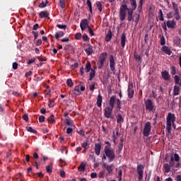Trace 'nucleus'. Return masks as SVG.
<instances>
[{"instance_id": "774afa93", "label": "nucleus", "mask_w": 181, "mask_h": 181, "mask_svg": "<svg viewBox=\"0 0 181 181\" xmlns=\"http://www.w3.org/2000/svg\"><path fill=\"white\" fill-rule=\"evenodd\" d=\"M39 122H45V116L41 115L39 117Z\"/></svg>"}, {"instance_id": "412c9836", "label": "nucleus", "mask_w": 181, "mask_h": 181, "mask_svg": "<svg viewBox=\"0 0 181 181\" xmlns=\"http://www.w3.org/2000/svg\"><path fill=\"white\" fill-rule=\"evenodd\" d=\"M167 26L170 29H175V27L176 26V22L175 21V20L168 21Z\"/></svg>"}, {"instance_id": "58836bf2", "label": "nucleus", "mask_w": 181, "mask_h": 181, "mask_svg": "<svg viewBox=\"0 0 181 181\" xmlns=\"http://www.w3.org/2000/svg\"><path fill=\"white\" fill-rule=\"evenodd\" d=\"M48 107L49 108H53V107H54V100H53V99L49 100Z\"/></svg>"}, {"instance_id": "8fccbe9b", "label": "nucleus", "mask_w": 181, "mask_h": 181, "mask_svg": "<svg viewBox=\"0 0 181 181\" xmlns=\"http://www.w3.org/2000/svg\"><path fill=\"white\" fill-rule=\"evenodd\" d=\"M139 22V14H135L134 15V23H136V25H138Z\"/></svg>"}, {"instance_id": "6e6552de", "label": "nucleus", "mask_w": 181, "mask_h": 181, "mask_svg": "<svg viewBox=\"0 0 181 181\" xmlns=\"http://www.w3.org/2000/svg\"><path fill=\"white\" fill-rule=\"evenodd\" d=\"M144 104L146 105V110L147 111H149L150 112L152 111H155V105H153V102L151 100V99L145 100Z\"/></svg>"}, {"instance_id": "0eeeda50", "label": "nucleus", "mask_w": 181, "mask_h": 181, "mask_svg": "<svg viewBox=\"0 0 181 181\" xmlns=\"http://www.w3.org/2000/svg\"><path fill=\"white\" fill-rule=\"evenodd\" d=\"M103 168L107 172V175L111 176L112 173H114V170H115V165L114 164L108 165L107 163H103Z\"/></svg>"}, {"instance_id": "13d9d810", "label": "nucleus", "mask_w": 181, "mask_h": 181, "mask_svg": "<svg viewBox=\"0 0 181 181\" xmlns=\"http://www.w3.org/2000/svg\"><path fill=\"white\" fill-rule=\"evenodd\" d=\"M174 158L175 162H179L180 160V156H179V154L177 153L174 154Z\"/></svg>"}, {"instance_id": "e2e57ef3", "label": "nucleus", "mask_w": 181, "mask_h": 181, "mask_svg": "<svg viewBox=\"0 0 181 181\" xmlns=\"http://www.w3.org/2000/svg\"><path fill=\"white\" fill-rule=\"evenodd\" d=\"M80 86H81V91H84L86 90L84 82H80Z\"/></svg>"}, {"instance_id": "6e6d98bb", "label": "nucleus", "mask_w": 181, "mask_h": 181, "mask_svg": "<svg viewBox=\"0 0 181 181\" xmlns=\"http://www.w3.org/2000/svg\"><path fill=\"white\" fill-rule=\"evenodd\" d=\"M122 148H124V144H119L118 149H117V153H121L122 152Z\"/></svg>"}, {"instance_id": "ea45409f", "label": "nucleus", "mask_w": 181, "mask_h": 181, "mask_svg": "<svg viewBox=\"0 0 181 181\" xmlns=\"http://www.w3.org/2000/svg\"><path fill=\"white\" fill-rule=\"evenodd\" d=\"M86 4L89 8L90 13H93V6L91 5V1H90V0H86Z\"/></svg>"}, {"instance_id": "aec40b11", "label": "nucleus", "mask_w": 181, "mask_h": 181, "mask_svg": "<svg viewBox=\"0 0 181 181\" xmlns=\"http://www.w3.org/2000/svg\"><path fill=\"white\" fill-rule=\"evenodd\" d=\"M96 104H97V106L98 107V108H101V107L103 105V96L100 93L98 94V95L97 97Z\"/></svg>"}, {"instance_id": "cd10ccee", "label": "nucleus", "mask_w": 181, "mask_h": 181, "mask_svg": "<svg viewBox=\"0 0 181 181\" xmlns=\"http://www.w3.org/2000/svg\"><path fill=\"white\" fill-rule=\"evenodd\" d=\"M130 4L132 6L130 11H135L136 9V0H130Z\"/></svg>"}, {"instance_id": "3c124183", "label": "nucleus", "mask_w": 181, "mask_h": 181, "mask_svg": "<svg viewBox=\"0 0 181 181\" xmlns=\"http://www.w3.org/2000/svg\"><path fill=\"white\" fill-rule=\"evenodd\" d=\"M82 39L83 42H88V40H90V37H88V35H87V34H83L82 36Z\"/></svg>"}, {"instance_id": "a878e982", "label": "nucleus", "mask_w": 181, "mask_h": 181, "mask_svg": "<svg viewBox=\"0 0 181 181\" xmlns=\"http://www.w3.org/2000/svg\"><path fill=\"white\" fill-rule=\"evenodd\" d=\"M174 81H175V84L176 85H179L180 87H181V78L180 77H179V76L175 75L174 76Z\"/></svg>"}, {"instance_id": "ddd939ff", "label": "nucleus", "mask_w": 181, "mask_h": 181, "mask_svg": "<svg viewBox=\"0 0 181 181\" xmlns=\"http://www.w3.org/2000/svg\"><path fill=\"white\" fill-rule=\"evenodd\" d=\"M127 93H128L129 98H133L134 91V85L132 83L129 84Z\"/></svg>"}, {"instance_id": "6ab92c4d", "label": "nucleus", "mask_w": 181, "mask_h": 181, "mask_svg": "<svg viewBox=\"0 0 181 181\" xmlns=\"http://www.w3.org/2000/svg\"><path fill=\"white\" fill-rule=\"evenodd\" d=\"M125 42H127V35L123 33L120 38V45L123 49L125 47Z\"/></svg>"}, {"instance_id": "39448f33", "label": "nucleus", "mask_w": 181, "mask_h": 181, "mask_svg": "<svg viewBox=\"0 0 181 181\" xmlns=\"http://www.w3.org/2000/svg\"><path fill=\"white\" fill-rule=\"evenodd\" d=\"M107 52H103L98 60V69H101L104 66V63H105V60L107 59Z\"/></svg>"}, {"instance_id": "2f4dec72", "label": "nucleus", "mask_w": 181, "mask_h": 181, "mask_svg": "<svg viewBox=\"0 0 181 181\" xmlns=\"http://www.w3.org/2000/svg\"><path fill=\"white\" fill-rule=\"evenodd\" d=\"M26 129L28 132H31V134H37V131L33 129L32 127H26Z\"/></svg>"}, {"instance_id": "4c0bfd02", "label": "nucleus", "mask_w": 181, "mask_h": 181, "mask_svg": "<svg viewBox=\"0 0 181 181\" xmlns=\"http://www.w3.org/2000/svg\"><path fill=\"white\" fill-rule=\"evenodd\" d=\"M158 14H159L158 16L159 20L161 21H165V18H163V12L162 11V9L159 10Z\"/></svg>"}, {"instance_id": "603ef678", "label": "nucleus", "mask_w": 181, "mask_h": 181, "mask_svg": "<svg viewBox=\"0 0 181 181\" xmlns=\"http://www.w3.org/2000/svg\"><path fill=\"white\" fill-rule=\"evenodd\" d=\"M45 169H46L47 173H49V175L52 173V167L50 165H47L45 167Z\"/></svg>"}, {"instance_id": "37998d69", "label": "nucleus", "mask_w": 181, "mask_h": 181, "mask_svg": "<svg viewBox=\"0 0 181 181\" xmlns=\"http://www.w3.org/2000/svg\"><path fill=\"white\" fill-rule=\"evenodd\" d=\"M143 5H144V0H140L138 6L139 12H141V11H142Z\"/></svg>"}, {"instance_id": "de8ad7c7", "label": "nucleus", "mask_w": 181, "mask_h": 181, "mask_svg": "<svg viewBox=\"0 0 181 181\" xmlns=\"http://www.w3.org/2000/svg\"><path fill=\"white\" fill-rule=\"evenodd\" d=\"M89 90L90 91H94V90H95V82H92L91 84L89 86Z\"/></svg>"}, {"instance_id": "79ce46f5", "label": "nucleus", "mask_w": 181, "mask_h": 181, "mask_svg": "<svg viewBox=\"0 0 181 181\" xmlns=\"http://www.w3.org/2000/svg\"><path fill=\"white\" fill-rule=\"evenodd\" d=\"M96 6H97V8H98V11L100 12H101L103 11V4H101V1H97Z\"/></svg>"}, {"instance_id": "c85d7f7f", "label": "nucleus", "mask_w": 181, "mask_h": 181, "mask_svg": "<svg viewBox=\"0 0 181 181\" xmlns=\"http://www.w3.org/2000/svg\"><path fill=\"white\" fill-rule=\"evenodd\" d=\"M64 36V33L63 31H58L55 33L54 37L59 39V37H63Z\"/></svg>"}, {"instance_id": "bb28decb", "label": "nucleus", "mask_w": 181, "mask_h": 181, "mask_svg": "<svg viewBox=\"0 0 181 181\" xmlns=\"http://www.w3.org/2000/svg\"><path fill=\"white\" fill-rule=\"evenodd\" d=\"M112 37V33H111V30H109L105 37V42H110Z\"/></svg>"}, {"instance_id": "c03bdc74", "label": "nucleus", "mask_w": 181, "mask_h": 181, "mask_svg": "<svg viewBox=\"0 0 181 181\" xmlns=\"http://www.w3.org/2000/svg\"><path fill=\"white\" fill-rule=\"evenodd\" d=\"M47 4H49V1H47V0H46V3H45V1H42V3L39 4V8H46Z\"/></svg>"}, {"instance_id": "4be33fe9", "label": "nucleus", "mask_w": 181, "mask_h": 181, "mask_svg": "<svg viewBox=\"0 0 181 181\" xmlns=\"http://www.w3.org/2000/svg\"><path fill=\"white\" fill-rule=\"evenodd\" d=\"M116 119H117V124H122V122H124V117H122V115H121V113H118L116 115Z\"/></svg>"}, {"instance_id": "9b49d317", "label": "nucleus", "mask_w": 181, "mask_h": 181, "mask_svg": "<svg viewBox=\"0 0 181 181\" xmlns=\"http://www.w3.org/2000/svg\"><path fill=\"white\" fill-rule=\"evenodd\" d=\"M167 124H173V125L175 124V121H176V116L175 114L169 112L167 116Z\"/></svg>"}, {"instance_id": "bf43d9fd", "label": "nucleus", "mask_w": 181, "mask_h": 181, "mask_svg": "<svg viewBox=\"0 0 181 181\" xmlns=\"http://www.w3.org/2000/svg\"><path fill=\"white\" fill-rule=\"evenodd\" d=\"M57 28H59V29H66L67 28L66 25H62V24H57Z\"/></svg>"}, {"instance_id": "423d86ee", "label": "nucleus", "mask_w": 181, "mask_h": 181, "mask_svg": "<svg viewBox=\"0 0 181 181\" xmlns=\"http://www.w3.org/2000/svg\"><path fill=\"white\" fill-rule=\"evenodd\" d=\"M175 166V158L171 157L169 164L165 163L163 165L164 170L165 173H169L170 172V168Z\"/></svg>"}, {"instance_id": "49530a36", "label": "nucleus", "mask_w": 181, "mask_h": 181, "mask_svg": "<svg viewBox=\"0 0 181 181\" xmlns=\"http://www.w3.org/2000/svg\"><path fill=\"white\" fill-rule=\"evenodd\" d=\"M166 129L168 134H170L172 132V124L167 123Z\"/></svg>"}, {"instance_id": "1a4fd4ad", "label": "nucleus", "mask_w": 181, "mask_h": 181, "mask_svg": "<svg viewBox=\"0 0 181 181\" xmlns=\"http://www.w3.org/2000/svg\"><path fill=\"white\" fill-rule=\"evenodd\" d=\"M152 128V126L151 125V123L149 122H147L145 125L143 130V135L144 136H149L151 134V129Z\"/></svg>"}, {"instance_id": "f8f14e48", "label": "nucleus", "mask_w": 181, "mask_h": 181, "mask_svg": "<svg viewBox=\"0 0 181 181\" xmlns=\"http://www.w3.org/2000/svg\"><path fill=\"white\" fill-rule=\"evenodd\" d=\"M110 69L113 74H115V59H114V56H110Z\"/></svg>"}, {"instance_id": "72a5a7b5", "label": "nucleus", "mask_w": 181, "mask_h": 181, "mask_svg": "<svg viewBox=\"0 0 181 181\" xmlns=\"http://www.w3.org/2000/svg\"><path fill=\"white\" fill-rule=\"evenodd\" d=\"M116 101V105L117 107L118 111H121V100L117 98L115 100Z\"/></svg>"}, {"instance_id": "f704fd0d", "label": "nucleus", "mask_w": 181, "mask_h": 181, "mask_svg": "<svg viewBox=\"0 0 181 181\" xmlns=\"http://www.w3.org/2000/svg\"><path fill=\"white\" fill-rule=\"evenodd\" d=\"M173 11L175 12H179V6L177 5V4L173 2Z\"/></svg>"}, {"instance_id": "09e8293b", "label": "nucleus", "mask_w": 181, "mask_h": 181, "mask_svg": "<svg viewBox=\"0 0 181 181\" xmlns=\"http://www.w3.org/2000/svg\"><path fill=\"white\" fill-rule=\"evenodd\" d=\"M66 85L68 86V87H73L74 83L71 78H69L66 80Z\"/></svg>"}, {"instance_id": "a19ab883", "label": "nucleus", "mask_w": 181, "mask_h": 181, "mask_svg": "<svg viewBox=\"0 0 181 181\" xmlns=\"http://www.w3.org/2000/svg\"><path fill=\"white\" fill-rule=\"evenodd\" d=\"M118 181L122 180V170L119 169L118 175H117Z\"/></svg>"}, {"instance_id": "393cba45", "label": "nucleus", "mask_w": 181, "mask_h": 181, "mask_svg": "<svg viewBox=\"0 0 181 181\" xmlns=\"http://www.w3.org/2000/svg\"><path fill=\"white\" fill-rule=\"evenodd\" d=\"M180 93V87L177 85L174 86L173 95H179Z\"/></svg>"}, {"instance_id": "052dcab7", "label": "nucleus", "mask_w": 181, "mask_h": 181, "mask_svg": "<svg viewBox=\"0 0 181 181\" xmlns=\"http://www.w3.org/2000/svg\"><path fill=\"white\" fill-rule=\"evenodd\" d=\"M75 39H76V40H80L81 39V33H77L75 35Z\"/></svg>"}, {"instance_id": "864d4df0", "label": "nucleus", "mask_w": 181, "mask_h": 181, "mask_svg": "<svg viewBox=\"0 0 181 181\" xmlns=\"http://www.w3.org/2000/svg\"><path fill=\"white\" fill-rule=\"evenodd\" d=\"M134 59L140 62H142V57H141V55H139L137 54H134Z\"/></svg>"}, {"instance_id": "b1692460", "label": "nucleus", "mask_w": 181, "mask_h": 181, "mask_svg": "<svg viewBox=\"0 0 181 181\" xmlns=\"http://www.w3.org/2000/svg\"><path fill=\"white\" fill-rule=\"evenodd\" d=\"M39 16L41 18H45V19H47V18H49V12H47V11H41L39 13Z\"/></svg>"}, {"instance_id": "20e7f679", "label": "nucleus", "mask_w": 181, "mask_h": 181, "mask_svg": "<svg viewBox=\"0 0 181 181\" xmlns=\"http://www.w3.org/2000/svg\"><path fill=\"white\" fill-rule=\"evenodd\" d=\"M85 70L86 73H90L89 81H92L93 78L95 77V71L91 68V63L90 62L86 63Z\"/></svg>"}, {"instance_id": "7ed1b4c3", "label": "nucleus", "mask_w": 181, "mask_h": 181, "mask_svg": "<svg viewBox=\"0 0 181 181\" xmlns=\"http://www.w3.org/2000/svg\"><path fill=\"white\" fill-rule=\"evenodd\" d=\"M104 152L106 158L108 159L109 163H111L115 159V151L112 148H104Z\"/></svg>"}, {"instance_id": "f03ea898", "label": "nucleus", "mask_w": 181, "mask_h": 181, "mask_svg": "<svg viewBox=\"0 0 181 181\" xmlns=\"http://www.w3.org/2000/svg\"><path fill=\"white\" fill-rule=\"evenodd\" d=\"M127 19L129 22L134 19L132 16L134 13V11L131 10V8H128L127 4H122L119 8V19L123 21H125V18L127 17Z\"/></svg>"}, {"instance_id": "9d476101", "label": "nucleus", "mask_w": 181, "mask_h": 181, "mask_svg": "<svg viewBox=\"0 0 181 181\" xmlns=\"http://www.w3.org/2000/svg\"><path fill=\"white\" fill-rule=\"evenodd\" d=\"M144 169H145V166L142 164H139L137 165V173L139 175L138 180L141 181L144 179Z\"/></svg>"}, {"instance_id": "69168bd1", "label": "nucleus", "mask_w": 181, "mask_h": 181, "mask_svg": "<svg viewBox=\"0 0 181 181\" xmlns=\"http://www.w3.org/2000/svg\"><path fill=\"white\" fill-rule=\"evenodd\" d=\"M88 146V142L84 141L82 144V148H84L85 149H87V147Z\"/></svg>"}, {"instance_id": "f257e3e1", "label": "nucleus", "mask_w": 181, "mask_h": 181, "mask_svg": "<svg viewBox=\"0 0 181 181\" xmlns=\"http://www.w3.org/2000/svg\"><path fill=\"white\" fill-rule=\"evenodd\" d=\"M115 100H117V96L112 95L109 100V106H107L104 109V117L110 119H113L114 118V106L115 105Z\"/></svg>"}, {"instance_id": "f3484780", "label": "nucleus", "mask_w": 181, "mask_h": 181, "mask_svg": "<svg viewBox=\"0 0 181 181\" xmlns=\"http://www.w3.org/2000/svg\"><path fill=\"white\" fill-rule=\"evenodd\" d=\"M101 152V144L98 143L95 144V153L97 156H100Z\"/></svg>"}, {"instance_id": "338daca9", "label": "nucleus", "mask_w": 181, "mask_h": 181, "mask_svg": "<svg viewBox=\"0 0 181 181\" xmlns=\"http://www.w3.org/2000/svg\"><path fill=\"white\" fill-rule=\"evenodd\" d=\"M71 132H73V127H68L66 129V134H71Z\"/></svg>"}, {"instance_id": "473e14b6", "label": "nucleus", "mask_w": 181, "mask_h": 181, "mask_svg": "<svg viewBox=\"0 0 181 181\" xmlns=\"http://www.w3.org/2000/svg\"><path fill=\"white\" fill-rule=\"evenodd\" d=\"M54 115H51L48 117V124H54Z\"/></svg>"}, {"instance_id": "c9c22d12", "label": "nucleus", "mask_w": 181, "mask_h": 181, "mask_svg": "<svg viewBox=\"0 0 181 181\" xmlns=\"http://www.w3.org/2000/svg\"><path fill=\"white\" fill-rule=\"evenodd\" d=\"M59 5L62 9H64L66 8V0H59Z\"/></svg>"}, {"instance_id": "e433bc0d", "label": "nucleus", "mask_w": 181, "mask_h": 181, "mask_svg": "<svg viewBox=\"0 0 181 181\" xmlns=\"http://www.w3.org/2000/svg\"><path fill=\"white\" fill-rule=\"evenodd\" d=\"M170 69V74H172V76H175V74H176V66H171Z\"/></svg>"}, {"instance_id": "4468645a", "label": "nucleus", "mask_w": 181, "mask_h": 181, "mask_svg": "<svg viewBox=\"0 0 181 181\" xmlns=\"http://www.w3.org/2000/svg\"><path fill=\"white\" fill-rule=\"evenodd\" d=\"M80 27L81 30H86V28H90V25H88V21L87 19H83L81 21Z\"/></svg>"}, {"instance_id": "a211bd4d", "label": "nucleus", "mask_w": 181, "mask_h": 181, "mask_svg": "<svg viewBox=\"0 0 181 181\" xmlns=\"http://www.w3.org/2000/svg\"><path fill=\"white\" fill-rule=\"evenodd\" d=\"M85 52L87 56H91V54L94 53V50L93 49V46H91V45L90 44H88V48L85 49Z\"/></svg>"}, {"instance_id": "4d7b16f0", "label": "nucleus", "mask_w": 181, "mask_h": 181, "mask_svg": "<svg viewBox=\"0 0 181 181\" xmlns=\"http://www.w3.org/2000/svg\"><path fill=\"white\" fill-rule=\"evenodd\" d=\"M78 67V62H75L74 64L71 66V70H75V69H77Z\"/></svg>"}, {"instance_id": "dca6fc26", "label": "nucleus", "mask_w": 181, "mask_h": 181, "mask_svg": "<svg viewBox=\"0 0 181 181\" xmlns=\"http://www.w3.org/2000/svg\"><path fill=\"white\" fill-rule=\"evenodd\" d=\"M161 76L163 80H165V81H169V80H170V74H169V72L168 71H162Z\"/></svg>"}, {"instance_id": "0e129e2a", "label": "nucleus", "mask_w": 181, "mask_h": 181, "mask_svg": "<svg viewBox=\"0 0 181 181\" xmlns=\"http://www.w3.org/2000/svg\"><path fill=\"white\" fill-rule=\"evenodd\" d=\"M32 33L34 36V40H36V39H37V36H39V33L33 31Z\"/></svg>"}, {"instance_id": "7c9ffc66", "label": "nucleus", "mask_w": 181, "mask_h": 181, "mask_svg": "<svg viewBox=\"0 0 181 181\" xmlns=\"http://www.w3.org/2000/svg\"><path fill=\"white\" fill-rule=\"evenodd\" d=\"M74 91L76 92V93H74L75 95H80V94H81V92H80V86H75Z\"/></svg>"}, {"instance_id": "680f3d73", "label": "nucleus", "mask_w": 181, "mask_h": 181, "mask_svg": "<svg viewBox=\"0 0 181 181\" xmlns=\"http://www.w3.org/2000/svg\"><path fill=\"white\" fill-rule=\"evenodd\" d=\"M77 134H79V135H81V136H86V133L83 129H81L80 131H77Z\"/></svg>"}, {"instance_id": "2eb2a0df", "label": "nucleus", "mask_w": 181, "mask_h": 181, "mask_svg": "<svg viewBox=\"0 0 181 181\" xmlns=\"http://www.w3.org/2000/svg\"><path fill=\"white\" fill-rule=\"evenodd\" d=\"M161 52H163V53H165V54H168V56H170V54H172V49H170V48H169V47L163 45L161 48H160Z\"/></svg>"}, {"instance_id": "5fc2aeb1", "label": "nucleus", "mask_w": 181, "mask_h": 181, "mask_svg": "<svg viewBox=\"0 0 181 181\" xmlns=\"http://www.w3.org/2000/svg\"><path fill=\"white\" fill-rule=\"evenodd\" d=\"M174 15H175V21H179V19H180V13H179V11L175 12Z\"/></svg>"}, {"instance_id": "c756f323", "label": "nucleus", "mask_w": 181, "mask_h": 181, "mask_svg": "<svg viewBox=\"0 0 181 181\" xmlns=\"http://www.w3.org/2000/svg\"><path fill=\"white\" fill-rule=\"evenodd\" d=\"M78 170L79 172H84V170H86V164L81 163L78 168Z\"/></svg>"}, {"instance_id": "a18cd8bd", "label": "nucleus", "mask_w": 181, "mask_h": 181, "mask_svg": "<svg viewBox=\"0 0 181 181\" xmlns=\"http://www.w3.org/2000/svg\"><path fill=\"white\" fill-rule=\"evenodd\" d=\"M161 46H165L166 43V40L165 39V36L162 35L160 37V42Z\"/></svg>"}, {"instance_id": "5701e85b", "label": "nucleus", "mask_w": 181, "mask_h": 181, "mask_svg": "<svg viewBox=\"0 0 181 181\" xmlns=\"http://www.w3.org/2000/svg\"><path fill=\"white\" fill-rule=\"evenodd\" d=\"M66 124L69 126L71 127V128H76V126L74 125V122L71 120L70 118H66Z\"/></svg>"}]
</instances>
